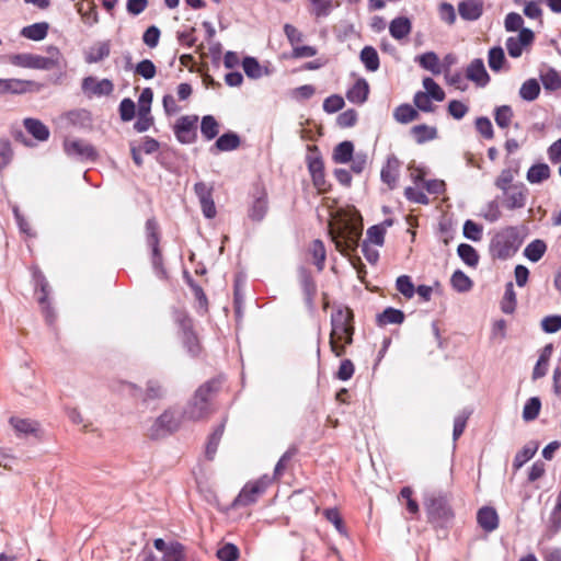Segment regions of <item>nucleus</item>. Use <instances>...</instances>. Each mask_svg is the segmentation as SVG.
Masks as SVG:
<instances>
[{
    "label": "nucleus",
    "instance_id": "79ce46f5",
    "mask_svg": "<svg viewBox=\"0 0 561 561\" xmlns=\"http://www.w3.org/2000/svg\"><path fill=\"white\" fill-rule=\"evenodd\" d=\"M540 79L546 90L554 91L561 88V77L552 68L541 72Z\"/></svg>",
    "mask_w": 561,
    "mask_h": 561
},
{
    "label": "nucleus",
    "instance_id": "f704fd0d",
    "mask_svg": "<svg viewBox=\"0 0 561 561\" xmlns=\"http://www.w3.org/2000/svg\"><path fill=\"white\" fill-rule=\"evenodd\" d=\"M309 252L312 255L313 263L316 264L318 271H322L324 267V262L327 257V252L324 244L321 240H313L310 244Z\"/></svg>",
    "mask_w": 561,
    "mask_h": 561
},
{
    "label": "nucleus",
    "instance_id": "13d9d810",
    "mask_svg": "<svg viewBox=\"0 0 561 561\" xmlns=\"http://www.w3.org/2000/svg\"><path fill=\"white\" fill-rule=\"evenodd\" d=\"M463 236L469 240L480 241L482 238V227L468 219L463 224Z\"/></svg>",
    "mask_w": 561,
    "mask_h": 561
},
{
    "label": "nucleus",
    "instance_id": "0e129e2a",
    "mask_svg": "<svg viewBox=\"0 0 561 561\" xmlns=\"http://www.w3.org/2000/svg\"><path fill=\"white\" fill-rule=\"evenodd\" d=\"M238 556V548L232 543H226L217 551V557L221 561H236Z\"/></svg>",
    "mask_w": 561,
    "mask_h": 561
},
{
    "label": "nucleus",
    "instance_id": "72a5a7b5",
    "mask_svg": "<svg viewBox=\"0 0 561 561\" xmlns=\"http://www.w3.org/2000/svg\"><path fill=\"white\" fill-rule=\"evenodd\" d=\"M546 243L540 239H536L525 248L524 254L529 261L538 262L546 253Z\"/></svg>",
    "mask_w": 561,
    "mask_h": 561
},
{
    "label": "nucleus",
    "instance_id": "052dcab7",
    "mask_svg": "<svg viewBox=\"0 0 561 561\" xmlns=\"http://www.w3.org/2000/svg\"><path fill=\"white\" fill-rule=\"evenodd\" d=\"M135 72L148 80L156 76L157 70L151 60L145 59L137 64Z\"/></svg>",
    "mask_w": 561,
    "mask_h": 561
},
{
    "label": "nucleus",
    "instance_id": "9b49d317",
    "mask_svg": "<svg viewBox=\"0 0 561 561\" xmlns=\"http://www.w3.org/2000/svg\"><path fill=\"white\" fill-rule=\"evenodd\" d=\"M534 41V33L529 28H522L518 36L508 37L506 41V48L508 55L513 58H517L522 55L523 48Z\"/></svg>",
    "mask_w": 561,
    "mask_h": 561
},
{
    "label": "nucleus",
    "instance_id": "6e6d98bb",
    "mask_svg": "<svg viewBox=\"0 0 561 561\" xmlns=\"http://www.w3.org/2000/svg\"><path fill=\"white\" fill-rule=\"evenodd\" d=\"M165 394V389L158 380H149L145 392V400L161 399Z\"/></svg>",
    "mask_w": 561,
    "mask_h": 561
},
{
    "label": "nucleus",
    "instance_id": "4468645a",
    "mask_svg": "<svg viewBox=\"0 0 561 561\" xmlns=\"http://www.w3.org/2000/svg\"><path fill=\"white\" fill-rule=\"evenodd\" d=\"M82 90L92 95H110L114 90V85L108 79L96 80L93 77H87L82 81Z\"/></svg>",
    "mask_w": 561,
    "mask_h": 561
},
{
    "label": "nucleus",
    "instance_id": "de8ad7c7",
    "mask_svg": "<svg viewBox=\"0 0 561 561\" xmlns=\"http://www.w3.org/2000/svg\"><path fill=\"white\" fill-rule=\"evenodd\" d=\"M489 67L493 71H500L505 62V55L502 47H493L489 50Z\"/></svg>",
    "mask_w": 561,
    "mask_h": 561
},
{
    "label": "nucleus",
    "instance_id": "a19ab883",
    "mask_svg": "<svg viewBox=\"0 0 561 561\" xmlns=\"http://www.w3.org/2000/svg\"><path fill=\"white\" fill-rule=\"evenodd\" d=\"M516 308V294L514 290L513 283H507L505 286V293L501 301V309L504 313L511 314Z\"/></svg>",
    "mask_w": 561,
    "mask_h": 561
},
{
    "label": "nucleus",
    "instance_id": "bb28decb",
    "mask_svg": "<svg viewBox=\"0 0 561 561\" xmlns=\"http://www.w3.org/2000/svg\"><path fill=\"white\" fill-rule=\"evenodd\" d=\"M25 129L37 140L45 141L49 137V129L38 119L25 118Z\"/></svg>",
    "mask_w": 561,
    "mask_h": 561
},
{
    "label": "nucleus",
    "instance_id": "6e6552de",
    "mask_svg": "<svg viewBox=\"0 0 561 561\" xmlns=\"http://www.w3.org/2000/svg\"><path fill=\"white\" fill-rule=\"evenodd\" d=\"M64 149L69 157L79 160H95L98 157L94 147L81 139H66Z\"/></svg>",
    "mask_w": 561,
    "mask_h": 561
},
{
    "label": "nucleus",
    "instance_id": "f257e3e1",
    "mask_svg": "<svg viewBox=\"0 0 561 561\" xmlns=\"http://www.w3.org/2000/svg\"><path fill=\"white\" fill-rule=\"evenodd\" d=\"M353 312L348 308H337L331 314L330 347L335 356L341 357L345 353V346L339 342L344 340L346 345L352 344L354 327L352 324Z\"/></svg>",
    "mask_w": 561,
    "mask_h": 561
},
{
    "label": "nucleus",
    "instance_id": "7c9ffc66",
    "mask_svg": "<svg viewBox=\"0 0 561 561\" xmlns=\"http://www.w3.org/2000/svg\"><path fill=\"white\" fill-rule=\"evenodd\" d=\"M420 66L433 75H439L442 72L439 58L434 51H427L416 58Z\"/></svg>",
    "mask_w": 561,
    "mask_h": 561
},
{
    "label": "nucleus",
    "instance_id": "c03bdc74",
    "mask_svg": "<svg viewBox=\"0 0 561 561\" xmlns=\"http://www.w3.org/2000/svg\"><path fill=\"white\" fill-rule=\"evenodd\" d=\"M193 122L188 117H181L175 126V134L180 141L188 142L192 137Z\"/></svg>",
    "mask_w": 561,
    "mask_h": 561
},
{
    "label": "nucleus",
    "instance_id": "aec40b11",
    "mask_svg": "<svg viewBox=\"0 0 561 561\" xmlns=\"http://www.w3.org/2000/svg\"><path fill=\"white\" fill-rule=\"evenodd\" d=\"M10 424L13 426L19 435L23 436H38L41 431L39 423L30 419L11 417Z\"/></svg>",
    "mask_w": 561,
    "mask_h": 561
},
{
    "label": "nucleus",
    "instance_id": "bf43d9fd",
    "mask_svg": "<svg viewBox=\"0 0 561 561\" xmlns=\"http://www.w3.org/2000/svg\"><path fill=\"white\" fill-rule=\"evenodd\" d=\"M386 228L383 225H375L367 230V240L376 245H382L385 242Z\"/></svg>",
    "mask_w": 561,
    "mask_h": 561
},
{
    "label": "nucleus",
    "instance_id": "49530a36",
    "mask_svg": "<svg viewBox=\"0 0 561 561\" xmlns=\"http://www.w3.org/2000/svg\"><path fill=\"white\" fill-rule=\"evenodd\" d=\"M451 286L459 293H466L471 289L472 282L471 279L461 271H456L451 275Z\"/></svg>",
    "mask_w": 561,
    "mask_h": 561
},
{
    "label": "nucleus",
    "instance_id": "58836bf2",
    "mask_svg": "<svg viewBox=\"0 0 561 561\" xmlns=\"http://www.w3.org/2000/svg\"><path fill=\"white\" fill-rule=\"evenodd\" d=\"M550 176V169L546 163L534 164L527 172V180L530 183H541Z\"/></svg>",
    "mask_w": 561,
    "mask_h": 561
},
{
    "label": "nucleus",
    "instance_id": "864d4df0",
    "mask_svg": "<svg viewBox=\"0 0 561 561\" xmlns=\"http://www.w3.org/2000/svg\"><path fill=\"white\" fill-rule=\"evenodd\" d=\"M110 55L108 42H103L91 48L87 57L88 62H98L106 58Z\"/></svg>",
    "mask_w": 561,
    "mask_h": 561
},
{
    "label": "nucleus",
    "instance_id": "0eeeda50",
    "mask_svg": "<svg viewBox=\"0 0 561 561\" xmlns=\"http://www.w3.org/2000/svg\"><path fill=\"white\" fill-rule=\"evenodd\" d=\"M181 419L173 410H165L154 422L151 436L160 437L175 432L181 424Z\"/></svg>",
    "mask_w": 561,
    "mask_h": 561
},
{
    "label": "nucleus",
    "instance_id": "dca6fc26",
    "mask_svg": "<svg viewBox=\"0 0 561 561\" xmlns=\"http://www.w3.org/2000/svg\"><path fill=\"white\" fill-rule=\"evenodd\" d=\"M426 510L431 519L447 520L451 512L447 502L443 497H433L426 504Z\"/></svg>",
    "mask_w": 561,
    "mask_h": 561
},
{
    "label": "nucleus",
    "instance_id": "412c9836",
    "mask_svg": "<svg viewBox=\"0 0 561 561\" xmlns=\"http://www.w3.org/2000/svg\"><path fill=\"white\" fill-rule=\"evenodd\" d=\"M458 12L463 20H478L482 14V2L480 0L461 1L458 4Z\"/></svg>",
    "mask_w": 561,
    "mask_h": 561
},
{
    "label": "nucleus",
    "instance_id": "39448f33",
    "mask_svg": "<svg viewBox=\"0 0 561 561\" xmlns=\"http://www.w3.org/2000/svg\"><path fill=\"white\" fill-rule=\"evenodd\" d=\"M519 245V236L514 227H508L496 233L492 241L493 251L501 259L513 255L518 250Z\"/></svg>",
    "mask_w": 561,
    "mask_h": 561
},
{
    "label": "nucleus",
    "instance_id": "37998d69",
    "mask_svg": "<svg viewBox=\"0 0 561 561\" xmlns=\"http://www.w3.org/2000/svg\"><path fill=\"white\" fill-rule=\"evenodd\" d=\"M541 409V401L538 397L528 399L523 409V419L526 422L534 421L538 417Z\"/></svg>",
    "mask_w": 561,
    "mask_h": 561
},
{
    "label": "nucleus",
    "instance_id": "e433bc0d",
    "mask_svg": "<svg viewBox=\"0 0 561 561\" xmlns=\"http://www.w3.org/2000/svg\"><path fill=\"white\" fill-rule=\"evenodd\" d=\"M411 133L414 136L417 144H423L425 141L433 140L437 136V129L435 127H431L424 124L413 126Z\"/></svg>",
    "mask_w": 561,
    "mask_h": 561
},
{
    "label": "nucleus",
    "instance_id": "09e8293b",
    "mask_svg": "<svg viewBox=\"0 0 561 561\" xmlns=\"http://www.w3.org/2000/svg\"><path fill=\"white\" fill-rule=\"evenodd\" d=\"M423 87L425 89L424 93H427L430 99H433L437 102L444 101L445 92L432 78H424Z\"/></svg>",
    "mask_w": 561,
    "mask_h": 561
},
{
    "label": "nucleus",
    "instance_id": "cd10ccee",
    "mask_svg": "<svg viewBox=\"0 0 561 561\" xmlns=\"http://www.w3.org/2000/svg\"><path fill=\"white\" fill-rule=\"evenodd\" d=\"M538 450V443L529 442L520 451H518L513 460L515 471L519 470L528 460H530Z\"/></svg>",
    "mask_w": 561,
    "mask_h": 561
},
{
    "label": "nucleus",
    "instance_id": "a211bd4d",
    "mask_svg": "<svg viewBox=\"0 0 561 561\" xmlns=\"http://www.w3.org/2000/svg\"><path fill=\"white\" fill-rule=\"evenodd\" d=\"M477 520L479 526L488 533L495 530L499 526V515L496 511L490 506L481 507L478 511Z\"/></svg>",
    "mask_w": 561,
    "mask_h": 561
},
{
    "label": "nucleus",
    "instance_id": "f03ea898",
    "mask_svg": "<svg viewBox=\"0 0 561 561\" xmlns=\"http://www.w3.org/2000/svg\"><path fill=\"white\" fill-rule=\"evenodd\" d=\"M218 390V381L210 380L202 385L186 404L182 417L187 421H202L213 413L211 397Z\"/></svg>",
    "mask_w": 561,
    "mask_h": 561
},
{
    "label": "nucleus",
    "instance_id": "a878e982",
    "mask_svg": "<svg viewBox=\"0 0 561 561\" xmlns=\"http://www.w3.org/2000/svg\"><path fill=\"white\" fill-rule=\"evenodd\" d=\"M411 22L408 18H396L389 25V32L396 39H402L407 37L411 32Z\"/></svg>",
    "mask_w": 561,
    "mask_h": 561
},
{
    "label": "nucleus",
    "instance_id": "680f3d73",
    "mask_svg": "<svg viewBox=\"0 0 561 561\" xmlns=\"http://www.w3.org/2000/svg\"><path fill=\"white\" fill-rule=\"evenodd\" d=\"M300 283L302 289L305 291L306 298L308 301H311L313 295L316 294V285L306 270H301L300 272Z\"/></svg>",
    "mask_w": 561,
    "mask_h": 561
},
{
    "label": "nucleus",
    "instance_id": "774afa93",
    "mask_svg": "<svg viewBox=\"0 0 561 561\" xmlns=\"http://www.w3.org/2000/svg\"><path fill=\"white\" fill-rule=\"evenodd\" d=\"M344 106V100L337 94L327 98L323 102V110L327 113H335Z\"/></svg>",
    "mask_w": 561,
    "mask_h": 561
},
{
    "label": "nucleus",
    "instance_id": "c756f323",
    "mask_svg": "<svg viewBox=\"0 0 561 561\" xmlns=\"http://www.w3.org/2000/svg\"><path fill=\"white\" fill-rule=\"evenodd\" d=\"M353 152V142L348 140L342 141L334 148L333 160L336 163H347L352 160Z\"/></svg>",
    "mask_w": 561,
    "mask_h": 561
},
{
    "label": "nucleus",
    "instance_id": "7ed1b4c3",
    "mask_svg": "<svg viewBox=\"0 0 561 561\" xmlns=\"http://www.w3.org/2000/svg\"><path fill=\"white\" fill-rule=\"evenodd\" d=\"M47 56H41L31 53H22L10 56V62L14 66L38 70L60 69L65 65V59L56 46L46 48Z\"/></svg>",
    "mask_w": 561,
    "mask_h": 561
},
{
    "label": "nucleus",
    "instance_id": "ea45409f",
    "mask_svg": "<svg viewBox=\"0 0 561 561\" xmlns=\"http://www.w3.org/2000/svg\"><path fill=\"white\" fill-rule=\"evenodd\" d=\"M457 253L459 257L471 267H474L478 265L479 262V255L478 252L473 247L467 243H461L458 245Z\"/></svg>",
    "mask_w": 561,
    "mask_h": 561
},
{
    "label": "nucleus",
    "instance_id": "1a4fd4ad",
    "mask_svg": "<svg viewBox=\"0 0 561 561\" xmlns=\"http://www.w3.org/2000/svg\"><path fill=\"white\" fill-rule=\"evenodd\" d=\"M195 194L198 197L203 214L206 218L216 216V207L213 199V188L204 182H198L194 186Z\"/></svg>",
    "mask_w": 561,
    "mask_h": 561
},
{
    "label": "nucleus",
    "instance_id": "20e7f679",
    "mask_svg": "<svg viewBox=\"0 0 561 561\" xmlns=\"http://www.w3.org/2000/svg\"><path fill=\"white\" fill-rule=\"evenodd\" d=\"M330 234L336 250L341 253H348L358 247L362 227L350 220H342L336 226L331 227Z\"/></svg>",
    "mask_w": 561,
    "mask_h": 561
},
{
    "label": "nucleus",
    "instance_id": "9d476101",
    "mask_svg": "<svg viewBox=\"0 0 561 561\" xmlns=\"http://www.w3.org/2000/svg\"><path fill=\"white\" fill-rule=\"evenodd\" d=\"M266 483L263 481H255L253 483L245 484L237 499L233 502L234 506H248L253 504L257 496L264 492Z\"/></svg>",
    "mask_w": 561,
    "mask_h": 561
},
{
    "label": "nucleus",
    "instance_id": "2eb2a0df",
    "mask_svg": "<svg viewBox=\"0 0 561 561\" xmlns=\"http://www.w3.org/2000/svg\"><path fill=\"white\" fill-rule=\"evenodd\" d=\"M147 242L152 249V264L156 268L161 265V254L159 251L158 225L154 219H148L146 222Z\"/></svg>",
    "mask_w": 561,
    "mask_h": 561
},
{
    "label": "nucleus",
    "instance_id": "b1692460",
    "mask_svg": "<svg viewBox=\"0 0 561 561\" xmlns=\"http://www.w3.org/2000/svg\"><path fill=\"white\" fill-rule=\"evenodd\" d=\"M369 85L365 79H358L353 87L347 91L346 98L350 102L355 104H363L368 96Z\"/></svg>",
    "mask_w": 561,
    "mask_h": 561
},
{
    "label": "nucleus",
    "instance_id": "473e14b6",
    "mask_svg": "<svg viewBox=\"0 0 561 561\" xmlns=\"http://www.w3.org/2000/svg\"><path fill=\"white\" fill-rule=\"evenodd\" d=\"M78 12L83 19L84 23L92 25L98 23V12L92 1H81L77 3Z\"/></svg>",
    "mask_w": 561,
    "mask_h": 561
},
{
    "label": "nucleus",
    "instance_id": "f3484780",
    "mask_svg": "<svg viewBox=\"0 0 561 561\" xmlns=\"http://www.w3.org/2000/svg\"><path fill=\"white\" fill-rule=\"evenodd\" d=\"M466 77L480 87L486 85L490 81L483 60L480 58L473 59L470 62L467 67Z\"/></svg>",
    "mask_w": 561,
    "mask_h": 561
},
{
    "label": "nucleus",
    "instance_id": "c85d7f7f",
    "mask_svg": "<svg viewBox=\"0 0 561 561\" xmlns=\"http://www.w3.org/2000/svg\"><path fill=\"white\" fill-rule=\"evenodd\" d=\"M404 320V313L394 308H387L377 316V322L379 325L388 324H401Z\"/></svg>",
    "mask_w": 561,
    "mask_h": 561
},
{
    "label": "nucleus",
    "instance_id": "4be33fe9",
    "mask_svg": "<svg viewBox=\"0 0 561 561\" xmlns=\"http://www.w3.org/2000/svg\"><path fill=\"white\" fill-rule=\"evenodd\" d=\"M267 213V195L264 190H257L254 202L249 210V217L261 221Z\"/></svg>",
    "mask_w": 561,
    "mask_h": 561
},
{
    "label": "nucleus",
    "instance_id": "4d7b16f0",
    "mask_svg": "<svg viewBox=\"0 0 561 561\" xmlns=\"http://www.w3.org/2000/svg\"><path fill=\"white\" fill-rule=\"evenodd\" d=\"M242 67L249 78L257 79L262 76V68L259 61L253 57H245Z\"/></svg>",
    "mask_w": 561,
    "mask_h": 561
},
{
    "label": "nucleus",
    "instance_id": "8fccbe9b",
    "mask_svg": "<svg viewBox=\"0 0 561 561\" xmlns=\"http://www.w3.org/2000/svg\"><path fill=\"white\" fill-rule=\"evenodd\" d=\"M513 118V111L508 105H502L496 107L494 119L500 128H507Z\"/></svg>",
    "mask_w": 561,
    "mask_h": 561
},
{
    "label": "nucleus",
    "instance_id": "6ab92c4d",
    "mask_svg": "<svg viewBox=\"0 0 561 561\" xmlns=\"http://www.w3.org/2000/svg\"><path fill=\"white\" fill-rule=\"evenodd\" d=\"M400 161L397 157L390 156L381 170V180L390 188L396 186L399 176Z\"/></svg>",
    "mask_w": 561,
    "mask_h": 561
},
{
    "label": "nucleus",
    "instance_id": "5fc2aeb1",
    "mask_svg": "<svg viewBox=\"0 0 561 561\" xmlns=\"http://www.w3.org/2000/svg\"><path fill=\"white\" fill-rule=\"evenodd\" d=\"M153 99V92L150 88H145L138 99V114L149 115L150 106Z\"/></svg>",
    "mask_w": 561,
    "mask_h": 561
},
{
    "label": "nucleus",
    "instance_id": "423d86ee",
    "mask_svg": "<svg viewBox=\"0 0 561 561\" xmlns=\"http://www.w3.org/2000/svg\"><path fill=\"white\" fill-rule=\"evenodd\" d=\"M154 548L162 553V561H194L188 549L179 541L154 539Z\"/></svg>",
    "mask_w": 561,
    "mask_h": 561
},
{
    "label": "nucleus",
    "instance_id": "393cba45",
    "mask_svg": "<svg viewBox=\"0 0 561 561\" xmlns=\"http://www.w3.org/2000/svg\"><path fill=\"white\" fill-rule=\"evenodd\" d=\"M49 25L46 22L34 23L28 26H24L21 30V35L27 39L42 41L47 36Z\"/></svg>",
    "mask_w": 561,
    "mask_h": 561
},
{
    "label": "nucleus",
    "instance_id": "5701e85b",
    "mask_svg": "<svg viewBox=\"0 0 561 561\" xmlns=\"http://www.w3.org/2000/svg\"><path fill=\"white\" fill-rule=\"evenodd\" d=\"M308 168L312 176L313 185L318 191L324 192L325 187V179H324V167L323 162L320 158L310 159L308 162Z\"/></svg>",
    "mask_w": 561,
    "mask_h": 561
},
{
    "label": "nucleus",
    "instance_id": "ddd939ff",
    "mask_svg": "<svg viewBox=\"0 0 561 561\" xmlns=\"http://www.w3.org/2000/svg\"><path fill=\"white\" fill-rule=\"evenodd\" d=\"M41 84L34 81L21 79H0V92L22 94L30 91H38Z\"/></svg>",
    "mask_w": 561,
    "mask_h": 561
},
{
    "label": "nucleus",
    "instance_id": "603ef678",
    "mask_svg": "<svg viewBox=\"0 0 561 561\" xmlns=\"http://www.w3.org/2000/svg\"><path fill=\"white\" fill-rule=\"evenodd\" d=\"M201 131L208 140L215 138L218 135V123L210 116H204L201 124Z\"/></svg>",
    "mask_w": 561,
    "mask_h": 561
},
{
    "label": "nucleus",
    "instance_id": "e2e57ef3",
    "mask_svg": "<svg viewBox=\"0 0 561 561\" xmlns=\"http://www.w3.org/2000/svg\"><path fill=\"white\" fill-rule=\"evenodd\" d=\"M13 151L8 139H0V170L5 168L12 160Z\"/></svg>",
    "mask_w": 561,
    "mask_h": 561
},
{
    "label": "nucleus",
    "instance_id": "4c0bfd02",
    "mask_svg": "<svg viewBox=\"0 0 561 561\" xmlns=\"http://www.w3.org/2000/svg\"><path fill=\"white\" fill-rule=\"evenodd\" d=\"M540 93V85L536 79L526 80L520 89L519 95L523 100L531 102L538 98Z\"/></svg>",
    "mask_w": 561,
    "mask_h": 561
},
{
    "label": "nucleus",
    "instance_id": "338daca9",
    "mask_svg": "<svg viewBox=\"0 0 561 561\" xmlns=\"http://www.w3.org/2000/svg\"><path fill=\"white\" fill-rule=\"evenodd\" d=\"M541 328L547 333H556L561 329V316H548L542 319Z\"/></svg>",
    "mask_w": 561,
    "mask_h": 561
},
{
    "label": "nucleus",
    "instance_id": "2f4dec72",
    "mask_svg": "<svg viewBox=\"0 0 561 561\" xmlns=\"http://www.w3.org/2000/svg\"><path fill=\"white\" fill-rule=\"evenodd\" d=\"M360 61L368 71H376L379 68V56L371 46H365L360 51Z\"/></svg>",
    "mask_w": 561,
    "mask_h": 561
},
{
    "label": "nucleus",
    "instance_id": "a18cd8bd",
    "mask_svg": "<svg viewBox=\"0 0 561 561\" xmlns=\"http://www.w3.org/2000/svg\"><path fill=\"white\" fill-rule=\"evenodd\" d=\"M393 115H394V118L399 123H403V124L410 123L419 117L417 111L414 110L409 104H402V105L398 106L396 108Z\"/></svg>",
    "mask_w": 561,
    "mask_h": 561
},
{
    "label": "nucleus",
    "instance_id": "3c124183",
    "mask_svg": "<svg viewBox=\"0 0 561 561\" xmlns=\"http://www.w3.org/2000/svg\"><path fill=\"white\" fill-rule=\"evenodd\" d=\"M397 290L405 298L411 299L415 294V287L412 279L408 275H401L396 280Z\"/></svg>",
    "mask_w": 561,
    "mask_h": 561
},
{
    "label": "nucleus",
    "instance_id": "f8f14e48",
    "mask_svg": "<svg viewBox=\"0 0 561 561\" xmlns=\"http://www.w3.org/2000/svg\"><path fill=\"white\" fill-rule=\"evenodd\" d=\"M504 205L508 209L523 208L526 205L527 188L524 184H514L508 190L503 191Z\"/></svg>",
    "mask_w": 561,
    "mask_h": 561
},
{
    "label": "nucleus",
    "instance_id": "c9c22d12",
    "mask_svg": "<svg viewBox=\"0 0 561 561\" xmlns=\"http://www.w3.org/2000/svg\"><path fill=\"white\" fill-rule=\"evenodd\" d=\"M240 145V138L234 133H226L221 135L215 142V147L219 151L234 150Z\"/></svg>",
    "mask_w": 561,
    "mask_h": 561
},
{
    "label": "nucleus",
    "instance_id": "69168bd1",
    "mask_svg": "<svg viewBox=\"0 0 561 561\" xmlns=\"http://www.w3.org/2000/svg\"><path fill=\"white\" fill-rule=\"evenodd\" d=\"M513 180H514L513 171L510 169H504L501 171L500 175L495 180V186L503 192V191L512 187Z\"/></svg>",
    "mask_w": 561,
    "mask_h": 561
}]
</instances>
